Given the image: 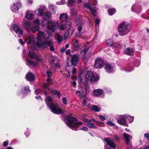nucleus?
Masks as SVG:
<instances>
[{
	"label": "nucleus",
	"instance_id": "1",
	"mask_svg": "<svg viewBox=\"0 0 149 149\" xmlns=\"http://www.w3.org/2000/svg\"><path fill=\"white\" fill-rule=\"evenodd\" d=\"M24 40L25 42H27V44L29 46L30 45L31 48L32 50L36 49V46L42 48H45L47 46L50 47L52 45V43L51 41L48 42L42 41L40 43L39 42H37L36 44L34 36L30 34L28 35L26 37H25Z\"/></svg>",
	"mask_w": 149,
	"mask_h": 149
},
{
	"label": "nucleus",
	"instance_id": "2",
	"mask_svg": "<svg viewBox=\"0 0 149 149\" xmlns=\"http://www.w3.org/2000/svg\"><path fill=\"white\" fill-rule=\"evenodd\" d=\"M43 19L41 23L42 26L47 25L48 30L54 32L58 26V22L51 21H49L47 22L46 21L51 18V13L48 11L46 12L43 15Z\"/></svg>",
	"mask_w": 149,
	"mask_h": 149
},
{
	"label": "nucleus",
	"instance_id": "3",
	"mask_svg": "<svg viewBox=\"0 0 149 149\" xmlns=\"http://www.w3.org/2000/svg\"><path fill=\"white\" fill-rule=\"evenodd\" d=\"M65 118L66 120L65 122L68 126L73 130H78V128L79 125L82 124L81 122H78L77 119L71 115L66 116Z\"/></svg>",
	"mask_w": 149,
	"mask_h": 149
},
{
	"label": "nucleus",
	"instance_id": "4",
	"mask_svg": "<svg viewBox=\"0 0 149 149\" xmlns=\"http://www.w3.org/2000/svg\"><path fill=\"white\" fill-rule=\"evenodd\" d=\"M45 102L47 106L52 111L56 114L63 113L64 111L61 109L58 105L54 103V101L49 96L46 97Z\"/></svg>",
	"mask_w": 149,
	"mask_h": 149
},
{
	"label": "nucleus",
	"instance_id": "5",
	"mask_svg": "<svg viewBox=\"0 0 149 149\" xmlns=\"http://www.w3.org/2000/svg\"><path fill=\"white\" fill-rule=\"evenodd\" d=\"M29 57L31 59H35L36 61H32L27 58L26 59V64L28 66H34L37 64H39L41 62V61L40 58L36 55L33 51H30L29 50V52L28 54Z\"/></svg>",
	"mask_w": 149,
	"mask_h": 149
},
{
	"label": "nucleus",
	"instance_id": "6",
	"mask_svg": "<svg viewBox=\"0 0 149 149\" xmlns=\"http://www.w3.org/2000/svg\"><path fill=\"white\" fill-rule=\"evenodd\" d=\"M131 26L126 22H123L118 25V30L119 34L124 36L127 34L131 31Z\"/></svg>",
	"mask_w": 149,
	"mask_h": 149
},
{
	"label": "nucleus",
	"instance_id": "7",
	"mask_svg": "<svg viewBox=\"0 0 149 149\" xmlns=\"http://www.w3.org/2000/svg\"><path fill=\"white\" fill-rule=\"evenodd\" d=\"M60 30H65L67 31L64 35V38L66 39L72 36L74 32V29L69 24L68 26H64L63 24L61 23L60 27Z\"/></svg>",
	"mask_w": 149,
	"mask_h": 149
},
{
	"label": "nucleus",
	"instance_id": "8",
	"mask_svg": "<svg viewBox=\"0 0 149 149\" xmlns=\"http://www.w3.org/2000/svg\"><path fill=\"white\" fill-rule=\"evenodd\" d=\"M93 4L91 6L88 3H85L84 5L85 8H87L90 10L91 13L94 16H95L96 15L97 10L98 9L96 7H93L92 6H96L97 4L96 0H92Z\"/></svg>",
	"mask_w": 149,
	"mask_h": 149
},
{
	"label": "nucleus",
	"instance_id": "9",
	"mask_svg": "<svg viewBox=\"0 0 149 149\" xmlns=\"http://www.w3.org/2000/svg\"><path fill=\"white\" fill-rule=\"evenodd\" d=\"M50 33L48 32H46L43 33L41 31H38L37 33V37L36 39L38 40V42H39L40 43L42 39L45 40L48 39L49 37L51 36Z\"/></svg>",
	"mask_w": 149,
	"mask_h": 149
},
{
	"label": "nucleus",
	"instance_id": "10",
	"mask_svg": "<svg viewBox=\"0 0 149 149\" xmlns=\"http://www.w3.org/2000/svg\"><path fill=\"white\" fill-rule=\"evenodd\" d=\"M99 78V76L95 75L91 71L87 72L85 76V79L86 81L89 80L93 83L97 81Z\"/></svg>",
	"mask_w": 149,
	"mask_h": 149
},
{
	"label": "nucleus",
	"instance_id": "11",
	"mask_svg": "<svg viewBox=\"0 0 149 149\" xmlns=\"http://www.w3.org/2000/svg\"><path fill=\"white\" fill-rule=\"evenodd\" d=\"M59 19L61 21V22L63 21H65V24H63L64 26H68L69 24L70 25H71V24L69 21V17L67 13H63L61 14L59 17Z\"/></svg>",
	"mask_w": 149,
	"mask_h": 149
},
{
	"label": "nucleus",
	"instance_id": "12",
	"mask_svg": "<svg viewBox=\"0 0 149 149\" xmlns=\"http://www.w3.org/2000/svg\"><path fill=\"white\" fill-rule=\"evenodd\" d=\"M83 120L86 123V125L88 127L90 128H96L97 127L95 125L94 123H93V122H95L96 124H97L98 122L95 120V119H92L91 120L84 118Z\"/></svg>",
	"mask_w": 149,
	"mask_h": 149
},
{
	"label": "nucleus",
	"instance_id": "13",
	"mask_svg": "<svg viewBox=\"0 0 149 149\" xmlns=\"http://www.w3.org/2000/svg\"><path fill=\"white\" fill-rule=\"evenodd\" d=\"M40 20L38 19H36L33 22L32 26H30V29L33 33H35L40 28Z\"/></svg>",
	"mask_w": 149,
	"mask_h": 149
},
{
	"label": "nucleus",
	"instance_id": "14",
	"mask_svg": "<svg viewBox=\"0 0 149 149\" xmlns=\"http://www.w3.org/2000/svg\"><path fill=\"white\" fill-rule=\"evenodd\" d=\"M103 60L100 58H97L95 61L94 66L97 68H101L104 65Z\"/></svg>",
	"mask_w": 149,
	"mask_h": 149
},
{
	"label": "nucleus",
	"instance_id": "15",
	"mask_svg": "<svg viewBox=\"0 0 149 149\" xmlns=\"http://www.w3.org/2000/svg\"><path fill=\"white\" fill-rule=\"evenodd\" d=\"M68 58L70 59V61L72 65H76L79 60L78 56L76 54L73 55H70L68 56Z\"/></svg>",
	"mask_w": 149,
	"mask_h": 149
},
{
	"label": "nucleus",
	"instance_id": "16",
	"mask_svg": "<svg viewBox=\"0 0 149 149\" xmlns=\"http://www.w3.org/2000/svg\"><path fill=\"white\" fill-rule=\"evenodd\" d=\"M21 5L20 3L18 1L16 3H14L13 5L10 7L11 10L13 12L16 13L18 11L19 9L21 7Z\"/></svg>",
	"mask_w": 149,
	"mask_h": 149
},
{
	"label": "nucleus",
	"instance_id": "17",
	"mask_svg": "<svg viewBox=\"0 0 149 149\" xmlns=\"http://www.w3.org/2000/svg\"><path fill=\"white\" fill-rule=\"evenodd\" d=\"M66 69L69 70V72H65L66 73H64V74H65V76L67 77H69L70 75V72H71L72 70V72L73 74H75L76 71V69L74 68L73 66H70L69 65H67L66 67Z\"/></svg>",
	"mask_w": 149,
	"mask_h": 149
},
{
	"label": "nucleus",
	"instance_id": "18",
	"mask_svg": "<svg viewBox=\"0 0 149 149\" xmlns=\"http://www.w3.org/2000/svg\"><path fill=\"white\" fill-rule=\"evenodd\" d=\"M11 29H13L16 34H22L23 33V30L20 29L19 27L17 25H13Z\"/></svg>",
	"mask_w": 149,
	"mask_h": 149
},
{
	"label": "nucleus",
	"instance_id": "19",
	"mask_svg": "<svg viewBox=\"0 0 149 149\" xmlns=\"http://www.w3.org/2000/svg\"><path fill=\"white\" fill-rule=\"evenodd\" d=\"M131 10L133 12H135L137 13H139L141 12V6L138 4H134L131 7Z\"/></svg>",
	"mask_w": 149,
	"mask_h": 149
},
{
	"label": "nucleus",
	"instance_id": "20",
	"mask_svg": "<svg viewBox=\"0 0 149 149\" xmlns=\"http://www.w3.org/2000/svg\"><path fill=\"white\" fill-rule=\"evenodd\" d=\"M105 141L107 142V144L110 147L113 148H116V146L113 141L110 138H105L104 139Z\"/></svg>",
	"mask_w": 149,
	"mask_h": 149
},
{
	"label": "nucleus",
	"instance_id": "21",
	"mask_svg": "<svg viewBox=\"0 0 149 149\" xmlns=\"http://www.w3.org/2000/svg\"><path fill=\"white\" fill-rule=\"evenodd\" d=\"M104 69L107 72L110 73L114 71V67L110 64L107 63L105 65Z\"/></svg>",
	"mask_w": 149,
	"mask_h": 149
},
{
	"label": "nucleus",
	"instance_id": "22",
	"mask_svg": "<svg viewBox=\"0 0 149 149\" xmlns=\"http://www.w3.org/2000/svg\"><path fill=\"white\" fill-rule=\"evenodd\" d=\"M47 9L46 7L43 6H40V7L37 10H35V12L36 13L37 11L38 12L37 15L38 16H41L45 10Z\"/></svg>",
	"mask_w": 149,
	"mask_h": 149
},
{
	"label": "nucleus",
	"instance_id": "23",
	"mask_svg": "<svg viewBox=\"0 0 149 149\" xmlns=\"http://www.w3.org/2000/svg\"><path fill=\"white\" fill-rule=\"evenodd\" d=\"M106 43L107 45L109 46H113L117 47H120V45L119 44L114 43L113 40L111 39H109L107 40Z\"/></svg>",
	"mask_w": 149,
	"mask_h": 149
},
{
	"label": "nucleus",
	"instance_id": "24",
	"mask_svg": "<svg viewBox=\"0 0 149 149\" xmlns=\"http://www.w3.org/2000/svg\"><path fill=\"white\" fill-rule=\"evenodd\" d=\"M134 49L132 48H127L124 50V54L127 55H133L134 54Z\"/></svg>",
	"mask_w": 149,
	"mask_h": 149
},
{
	"label": "nucleus",
	"instance_id": "25",
	"mask_svg": "<svg viewBox=\"0 0 149 149\" xmlns=\"http://www.w3.org/2000/svg\"><path fill=\"white\" fill-rule=\"evenodd\" d=\"M75 23L77 25L79 26L78 30L79 32H80L82 29L81 25L83 22L79 18H77L75 20Z\"/></svg>",
	"mask_w": 149,
	"mask_h": 149
},
{
	"label": "nucleus",
	"instance_id": "26",
	"mask_svg": "<svg viewBox=\"0 0 149 149\" xmlns=\"http://www.w3.org/2000/svg\"><path fill=\"white\" fill-rule=\"evenodd\" d=\"M93 93L95 95L100 97L104 96V92L101 89H97L94 90Z\"/></svg>",
	"mask_w": 149,
	"mask_h": 149
},
{
	"label": "nucleus",
	"instance_id": "27",
	"mask_svg": "<svg viewBox=\"0 0 149 149\" xmlns=\"http://www.w3.org/2000/svg\"><path fill=\"white\" fill-rule=\"evenodd\" d=\"M126 116V115H123L119 118L117 120L118 123L121 125H124L126 123V117L123 116Z\"/></svg>",
	"mask_w": 149,
	"mask_h": 149
},
{
	"label": "nucleus",
	"instance_id": "28",
	"mask_svg": "<svg viewBox=\"0 0 149 149\" xmlns=\"http://www.w3.org/2000/svg\"><path fill=\"white\" fill-rule=\"evenodd\" d=\"M22 23L24 27L26 29V30L28 31L30 29L31 26L29 22L27 20L24 19L22 20Z\"/></svg>",
	"mask_w": 149,
	"mask_h": 149
},
{
	"label": "nucleus",
	"instance_id": "29",
	"mask_svg": "<svg viewBox=\"0 0 149 149\" xmlns=\"http://www.w3.org/2000/svg\"><path fill=\"white\" fill-rule=\"evenodd\" d=\"M30 91L29 89V87L27 86H25L24 88L22 90L19 91L18 94L20 95H23V94H25L30 92Z\"/></svg>",
	"mask_w": 149,
	"mask_h": 149
},
{
	"label": "nucleus",
	"instance_id": "30",
	"mask_svg": "<svg viewBox=\"0 0 149 149\" xmlns=\"http://www.w3.org/2000/svg\"><path fill=\"white\" fill-rule=\"evenodd\" d=\"M73 44L72 47V49L74 51L77 50L79 48L78 40L77 39H74L73 40Z\"/></svg>",
	"mask_w": 149,
	"mask_h": 149
},
{
	"label": "nucleus",
	"instance_id": "31",
	"mask_svg": "<svg viewBox=\"0 0 149 149\" xmlns=\"http://www.w3.org/2000/svg\"><path fill=\"white\" fill-rule=\"evenodd\" d=\"M27 79L29 81L33 80L35 78L33 74L31 72H29L26 75Z\"/></svg>",
	"mask_w": 149,
	"mask_h": 149
},
{
	"label": "nucleus",
	"instance_id": "32",
	"mask_svg": "<svg viewBox=\"0 0 149 149\" xmlns=\"http://www.w3.org/2000/svg\"><path fill=\"white\" fill-rule=\"evenodd\" d=\"M33 14L32 12L27 11L26 13V16L28 19H32L33 18Z\"/></svg>",
	"mask_w": 149,
	"mask_h": 149
},
{
	"label": "nucleus",
	"instance_id": "33",
	"mask_svg": "<svg viewBox=\"0 0 149 149\" xmlns=\"http://www.w3.org/2000/svg\"><path fill=\"white\" fill-rule=\"evenodd\" d=\"M123 135L127 143L128 144L129 141L132 139L131 136L125 133H123Z\"/></svg>",
	"mask_w": 149,
	"mask_h": 149
},
{
	"label": "nucleus",
	"instance_id": "34",
	"mask_svg": "<svg viewBox=\"0 0 149 149\" xmlns=\"http://www.w3.org/2000/svg\"><path fill=\"white\" fill-rule=\"evenodd\" d=\"M49 10L53 14H55L56 11L54 9V5L52 4L49 5Z\"/></svg>",
	"mask_w": 149,
	"mask_h": 149
},
{
	"label": "nucleus",
	"instance_id": "35",
	"mask_svg": "<svg viewBox=\"0 0 149 149\" xmlns=\"http://www.w3.org/2000/svg\"><path fill=\"white\" fill-rule=\"evenodd\" d=\"M91 109L92 110L96 112L99 111L101 108L100 107H98L96 105H93L91 107Z\"/></svg>",
	"mask_w": 149,
	"mask_h": 149
},
{
	"label": "nucleus",
	"instance_id": "36",
	"mask_svg": "<svg viewBox=\"0 0 149 149\" xmlns=\"http://www.w3.org/2000/svg\"><path fill=\"white\" fill-rule=\"evenodd\" d=\"M49 90L52 93L57 94L58 96V98H60V94L58 91L55 90L53 89H49Z\"/></svg>",
	"mask_w": 149,
	"mask_h": 149
},
{
	"label": "nucleus",
	"instance_id": "37",
	"mask_svg": "<svg viewBox=\"0 0 149 149\" xmlns=\"http://www.w3.org/2000/svg\"><path fill=\"white\" fill-rule=\"evenodd\" d=\"M123 117H126V120H128L130 123H131L133 121L134 117L133 116H131L126 115V116H124Z\"/></svg>",
	"mask_w": 149,
	"mask_h": 149
},
{
	"label": "nucleus",
	"instance_id": "38",
	"mask_svg": "<svg viewBox=\"0 0 149 149\" xmlns=\"http://www.w3.org/2000/svg\"><path fill=\"white\" fill-rule=\"evenodd\" d=\"M75 0H69L67 3L68 6H72L74 4Z\"/></svg>",
	"mask_w": 149,
	"mask_h": 149
},
{
	"label": "nucleus",
	"instance_id": "39",
	"mask_svg": "<svg viewBox=\"0 0 149 149\" xmlns=\"http://www.w3.org/2000/svg\"><path fill=\"white\" fill-rule=\"evenodd\" d=\"M116 12V10L115 8H110L108 10L109 14L110 15H112Z\"/></svg>",
	"mask_w": 149,
	"mask_h": 149
},
{
	"label": "nucleus",
	"instance_id": "40",
	"mask_svg": "<svg viewBox=\"0 0 149 149\" xmlns=\"http://www.w3.org/2000/svg\"><path fill=\"white\" fill-rule=\"evenodd\" d=\"M52 63L51 64H53L54 65H56V67H58V60L56 58H54L52 60Z\"/></svg>",
	"mask_w": 149,
	"mask_h": 149
},
{
	"label": "nucleus",
	"instance_id": "41",
	"mask_svg": "<svg viewBox=\"0 0 149 149\" xmlns=\"http://www.w3.org/2000/svg\"><path fill=\"white\" fill-rule=\"evenodd\" d=\"M70 13L73 16L77 15V10L74 8H72L71 9Z\"/></svg>",
	"mask_w": 149,
	"mask_h": 149
},
{
	"label": "nucleus",
	"instance_id": "42",
	"mask_svg": "<svg viewBox=\"0 0 149 149\" xmlns=\"http://www.w3.org/2000/svg\"><path fill=\"white\" fill-rule=\"evenodd\" d=\"M88 48L85 47H83L81 49V51L82 52H83L84 53V54H85V53L87 52L88 51Z\"/></svg>",
	"mask_w": 149,
	"mask_h": 149
},
{
	"label": "nucleus",
	"instance_id": "43",
	"mask_svg": "<svg viewBox=\"0 0 149 149\" xmlns=\"http://www.w3.org/2000/svg\"><path fill=\"white\" fill-rule=\"evenodd\" d=\"M65 3V0H61V1L57 2L56 3L57 5H63Z\"/></svg>",
	"mask_w": 149,
	"mask_h": 149
},
{
	"label": "nucleus",
	"instance_id": "44",
	"mask_svg": "<svg viewBox=\"0 0 149 149\" xmlns=\"http://www.w3.org/2000/svg\"><path fill=\"white\" fill-rule=\"evenodd\" d=\"M58 42H60L63 39V37L62 36L58 35L57 38Z\"/></svg>",
	"mask_w": 149,
	"mask_h": 149
},
{
	"label": "nucleus",
	"instance_id": "45",
	"mask_svg": "<svg viewBox=\"0 0 149 149\" xmlns=\"http://www.w3.org/2000/svg\"><path fill=\"white\" fill-rule=\"evenodd\" d=\"M107 124L108 125L111 126H113L115 125L114 123L110 121H107Z\"/></svg>",
	"mask_w": 149,
	"mask_h": 149
},
{
	"label": "nucleus",
	"instance_id": "46",
	"mask_svg": "<svg viewBox=\"0 0 149 149\" xmlns=\"http://www.w3.org/2000/svg\"><path fill=\"white\" fill-rule=\"evenodd\" d=\"M83 59L84 60V62L85 63H86L88 61V58L86 57L85 55L83 57Z\"/></svg>",
	"mask_w": 149,
	"mask_h": 149
},
{
	"label": "nucleus",
	"instance_id": "47",
	"mask_svg": "<svg viewBox=\"0 0 149 149\" xmlns=\"http://www.w3.org/2000/svg\"><path fill=\"white\" fill-rule=\"evenodd\" d=\"M144 137L148 140H149V134L146 133L144 134Z\"/></svg>",
	"mask_w": 149,
	"mask_h": 149
},
{
	"label": "nucleus",
	"instance_id": "48",
	"mask_svg": "<svg viewBox=\"0 0 149 149\" xmlns=\"http://www.w3.org/2000/svg\"><path fill=\"white\" fill-rule=\"evenodd\" d=\"M99 118L102 121H104L105 119V118L104 116L102 115H99L98 116Z\"/></svg>",
	"mask_w": 149,
	"mask_h": 149
},
{
	"label": "nucleus",
	"instance_id": "49",
	"mask_svg": "<svg viewBox=\"0 0 149 149\" xmlns=\"http://www.w3.org/2000/svg\"><path fill=\"white\" fill-rule=\"evenodd\" d=\"M83 93V91L82 90L79 91H77L76 92V94H79V95L80 97H81V94Z\"/></svg>",
	"mask_w": 149,
	"mask_h": 149
},
{
	"label": "nucleus",
	"instance_id": "50",
	"mask_svg": "<svg viewBox=\"0 0 149 149\" xmlns=\"http://www.w3.org/2000/svg\"><path fill=\"white\" fill-rule=\"evenodd\" d=\"M123 69H124V70L125 71H126L127 72H130L131 71H132V70H133V68H132L131 69H130V68H129V69L127 68V69H125L124 68H123Z\"/></svg>",
	"mask_w": 149,
	"mask_h": 149
},
{
	"label": "nucleus",
	"instance_id": "51",
	"mask_svg": "<svg viewBox=\"0 0 149 149\" xmlns=\"http://www.w3.org/2000/svg\"><path fill=\"white\" fill-rule=\"evenodd\" d=\"M62 102L64 104H67V100L65 97L62 99Z\"/></svg>",
	"mask_w": 149,
	"mask_h": 149
},
{
	"label": "nucleus",
	"instance_id": "52",
	"mask_svg": "<svg viewBox=\"0 0 149 149\" xmlns=\"http://www.w3.org/2000/svg\"><path fill=\"white\" fill-rule=\"evenodd\" d=\"M46 74L47 76L49 77H51L52 75V72L51 71H47L46 72Z\"/></svg>",
	"mask_w": 149,
	"mask_h": 149
},
{
	"label": "nucleus",
	"instance_id": "53",
	"mask_svg": "<svg viewBox=\"0 0 149 149\" xmlns=\"http://www.w3.org/2000/svg\"><path fill=\"white\" fill-rule=\"evenodd\" d=\"M47 81V82L49 84H51L52 83V80L49 78H48Z\"/></svg>",
	"mask_w": 149,
	"mask_h": 149
},
{
	"label": "nucleus",
	"instance_id": "54",
	"mask_svg": "<svg viewBox=\"0 0 149 149\" xmlns=\"http://www.w3.org/2000/svg\"><path fill=\"white\" fill-rule=\"evenodd\" d=\"M106 92L107 93H110L111 92V90L110 88H106Z\"/></svg>",
	"mask_w": 149,
	"mask_h": 149
},
{
	"label": "nucleus",
	"instance_id": "55",
	"mask_svg": "<svg viewBox=\"0 0 149 149\" xmlns=\"http://www.w3.org/2000/svg\"><path fill=\"white\" fill-rule=\"evenodd\" d=\"M41 92V91L40 89H37L35 90V92L36 94H38V93H39Z\"/></svg>",
	"mask_w": 149,
	"mask_h": 149
},
{
	"label": "nucleus",
	"instance_id": "56",
	"mask_svg": "<svg viewBox=\"0 0 149 149\" xmlns=\"http://www.w3.org/2000/svg\"><path fill=\"white\" fill-rule=\"evenodd\" d=\"M8 141H4L3 143V146H6L8 145Z\"/></svg>",
	"mask_w": 149,
	"mask_h": 149
},
{
	"label": "nucleus",
	"instance_id": "57",
	"mask_svg": "<svg viewBox=\"0 0 149 149\" xmlns=\"http://www.w3.org/2000/svg\"><path fill=\"white\" fill-rule=\"evenodd\" d=\"M19 42L22 45H24V43L23 41V40L21 39H19Z\"/></svg>",
	"mask_w": 149,
	"mask_h": 149
},
{
	"label": "nucleus",
	"instance_id": "58",
	"mask_svg": "<svg viewBox=\"0 0 149 149\" xmlns=\"http://www.w3.org/2000/svg\"><path fill=\"white\" fill-rule=\"evenodd\" d=\"M88 100L86 99H84L83 100V101L82 102V104L84 105L86 104V102Z\"/></svg>",
	"mask_w": 149,
	"mask_h": 149
},
{
	"label": "nucleus",
	"instance_id": "59",
	"mask_svg": "<svg viewBox=\"0 0 149 149\" xmlns=\"http://www.w3.org/2000/svg\"><path fill=\"white\" fill-rule=\"evenodd\" d=\"M43 86L45 88H48V86L46 84H44L43 85Z\"/></svg>",
	"mask_w": 149,
	"mask_h": 149
},
{
	"label": "nucleus",
	"instance_id": "60",
	"mask_svg": "<svg viewBox=\"0 0 149 149\" xmlns=\"http://www.w3.org/2000/svg\"><path fill=\"white\" fill-rule=\"evenodd\" d=\"M82 130L84 131H88V128L86 127H84L82 128L81 129Z\"/></svg>",
	"mask_w": 149,
	"mask_h": 149
},
{
	"label": "nucleus",
	"instance_id": "61",
	"mask_svg": "<svg viewBox=\"0 0 149 149\" xmlns=\"http://www.w3.org/2000/svg\"><path fill=\"white\" fill-rule=\"evenodd\" d=\"M70 50L69 49H68L66 51L65 53L67 55H68L70 54Z\"/></svg>",
	"mask_w": 149,
	"mask_h": 149
},
{
	"label": "nucleus",
	"instance_id": "62",
	"mask_svg": "<svg viewBox=\"0 0 149 149\" xmlns=\"http://www.w3.org/2000/svg\"><path fill=\"white\" fill-rule=\"evenodd\" d=\"M100 21L98 19H96L95 20V23L97 25L98 24L100 23Z\"/></svg>",
	"mask_w": 149,
	"mask_h": 149
},
{
	"label": "nucleus",
	"instance_id": "63",
	"mask_svg": "<svg viewBox=\"0 0 149 149\" xmlns=\"http://www.w3.org/2000/svg\"><path fill=\"white\" fill-rule=\"evenodd\" d=\"M50 49L52 51H53L54 50V48L53 47V46H51L50 47Z\"/></svg>",
	"mask_w": 149,
	"mask_h": 149
},
{
	"label": "nucleus",
	"instance_id": "64",
	"mask_svg": "<svg viewBox=\"0 0 149 149\" xmlns=\"http://www.w3.org/2000/svg\"><path fill=\"white\" fill-rule=\"evenodd\" d=\"M127 149H132V145L129 144L127 146Z\"/></svg>",
	"mask_w": 149,
	"mask_h": 149
}]
</instances>
